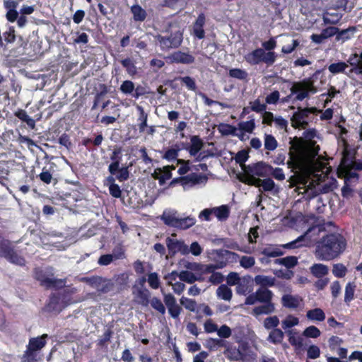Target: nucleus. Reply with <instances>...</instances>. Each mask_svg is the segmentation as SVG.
Returning <instances> with one entry per match:
<instances>
[{"instance_id":"obj_1","label":"nucleus","mask_w":362,"mask_h":362,"mask_svg":"<svg viewBox=\"0 0 362 362\" xmlns=\"http://www.w3.org/2000/svg\"><path fill=\"white\" fill-rule=\"evenodd\" d=\"M346 247L345 238L339 233H328L315 243V257L318 260L331 261L343 253Z\"/></svg>"},{"instance_id":"obj_2","label":"nucleus","mask_w":362,"mask_h":362,"mask_svg":"<svg viewBox=\"0 0 362 362\" xmlns=\"http://www.w3.org/2000/svg\"><path fill=\"white\" fill-rule=\"evenodd\" d=\"M273 297V292L268 288H259L255 292L246 297L245 304L252 305L257 303H261L252 309V314L255 316L271 315L276 310Z\"/></svg>"},{"instance_id":"obj_3","label":"nucleus","mask_w":362,"mask_h":362,"mask_svg":"<svg viewBox=\"0 0 362 362\" xmlns=\"http://www.w3.org/2000/svg\"><path fill=\"white\" fill-rule=\"evenodd\" d=\"M317 91V88L314 85V81L310 78H304L303 80L293 83L291 88V94L282 98V103L288 102L291 95L296 94L295 100L302 101L305 98L309 97V94H315Z\"/></svg>"},{"instance_id":"obj_4","label":"nucleus","mask_w":362,"mask_h":362,"mask_svg":"<svg viewBox=\"0 0 362 362\" xmlns=\"http://www.w3.org/2000/svg\"><path fill=\"white\" fill-rule=\"evenodd\" d=\"M33 278L45 289H61L64 288L66 284L65 279L54 278L53 273L47 274L40 267L34 269Z\"/></svg>"},{"instance_id":"obj_5","label":"nucleus","mask_w":362,"mask_h":362,"mask_svg":"<svg viewBox=\"0 0 362 362\" xmlns=\"http://www.w3.org/2000/svg\"><path fill=\"white\" fill-rule=\"evenodd\" d=\"M0 257L21 267L25 266L26 262L25 258L16 252L11 242L1 235H0Z\"/></svg>"},{"instance_id":"obj_6","label":"nucleus","mask_w":362,"mask_h":362,"mask_svg":"<svg viewBox=\"0 0 362 362\" xmlns=\"http://www.w3.org/2000/svg\"><path fill=\"white\" fill-rule=\"evenodd\" d=\"M274 52H265L262 48H257L245 55V61L250 65H257L262 62L267 65L273 64L276 59Z\"/></svg>"},{"instance_id":"obj_7","label":"nucleus","mask_w":362,"mask_h":362,"mask_svg":"<svg viewBox=\"0 0 362 362\" xmlns=\"http://www.w3.org/2000/svg\"><path fill=\"white\" fill-rule=\"evenodd\" d=\"M317 111V108L312 107H298V110L295 112L291 118V125L295 129H306L309 122L308 120L310 114H314Z\"/></svg>"},{"instance_id":"obj_8","label":"nucleus","mask_w":362,"mask_h":362,"mask_svg":"<svg viewBox=\"0 0 362 362\" xmlns=\"http://www.w3.org/2000/svg\"><path fill=\"white\" fill-rule=\"evenodd\" d=\"M159 47L163 51H168L170 49L179 47L182 42V33L180 31L171 33L168 36L158 35L156 37Z\"/></svg>"},{"instance_id":"obj_9","label":"nucleus","mask_w":362,"mask_h":362,"mask_svg":"<svg viewBox=\"0 0 362 362\" xmlns=\"http://www.w3.org/2000/svg\"><path fill=\"white\" fill-rule=\"evenodd\" d=\"M243 171L245 175H253L257 177H266L269 176L272 165L263 161L244 165Z\"/></svg>"},{"instance_id":"obj_10","label":"nucleus","mask_w":362,"mask_h":362,"mask_svg":"<svg viewBox=\"0 0 362 362\" xmlns=\"http://www.w3.org/2000/svg\"><path fill=\"white\" fill-rule=\"evenodd\" d=\"M166 245L169 255H175L177 252L182 255H187L189 253V247L183 241L173 239L170 237L166 238Z\"/></svg>"},{"instance_id":"obj_11","label":"nucleus","mask_w":362,"mask_h":362,"mask_svg":"<svg viewBox=\"0 0 362 362\" xmlns=\"http://www.w3.org/2000/svg\"><path fill=\"white\" fill-rule=\"evenodd\" d=\"M163 300L165 305L168 308L170 315L174 318L177 319L182 310V308L177 303L176 299L171 293H164Z\"/></svg>"},{"instance_id":"obj_12","label":"nucleus","mask_w":362,"mask_h":362,"mask_svg":"<svg viewBox=\"0 0 362 362\" xmlns=\"http://www.w3.org/2000/svg\"><path fill=\"white\" fill-rule=\"evenodd\" d=\"M64 307L61 303V296L59 293H52L49 297L48 302L44 307V310L48 313L57 312L59 313Z\"/></svg>"},{"instance_id":"obj_13","label":"nucleus","mask_w":362,"mask_h":362,"mask_svg":"<svg viewBox=\"0 0 362 362\" xmlns=\"http://www.w3.org/2000/svg\"><path fill=\"white\" fill-rule=\"evenodd\" d=\"M168 58L173 63L182 64H191L195 61V58L193 55L182 51L174 52Z\"/></svg>"},{"instance_id":"obj_14","label":"nucleus","mask_w":362,"mask_h":362,"mask_svg":"<svg viewBox=\"0 0 362 362\" xmlns=\"http://www.w3.org/2000/svg\"><path fill=\"white\" fill-rule=\"evenodd\" d=\"M190 145H185L184 143H182V148L187 150L191 156H196L203 148L204 142L202 139L197 135L192 136L190 137Z\"/></svg>"},{"instance_id":"obj_15","label":"nucleus","mask_w":362,"mask_h":362,"mask_svg":"<svg viewBox=\"0 0 362 362\" xmlns=\"http://www.w3.org/2000/svg\"><path fill=\"white\" fill-rule=\"evenodd\" d=\"M206 22V17L204 13H201L199 14L195 22L193 24V35L199 40L204 39L205 37V31L204 26Z\"/></svg>"},{"instance_id":"obj_16","label":"nucleus","mask_w":362,"mask_h":362,"mask_svg":"<svg viewBox=\"0 0 362 362\" xmlns=\"http://www.w3.org/2000/svg\"><path fill=\"white\" fill-rule=\"evenodd\" d=\"M356 151L354 148H349L346 145L342 151V156L338 168H347L350 166L356 158Z\"/></svg>"},{"instance_id":"obj_17","label":"nucleus","mask_w":362,"mask_h":362,"mask_svg":"<svg viewBox=\"0 0 362 362\" xmlns=\"http://www.w3.org/2000/svg\"><path fill=\"white\" fill-rule=\"evenodd\" d=\"M124 257V251L122 249H119V250L116 253L114 252L113 254H106L101 255L98 260V263L100 265L107 266L114 260L122 259Z\"/></svg>"},{"instance_id":"obj_18","label":"nucleus","mask_w":362,"mask_h":362,"mask_svg":"<svg viewBox=\"0 0 362 362\" xmlns=\"http://www.w3.org/2000/svg\"><path fill=\"white\" fill-rule=\"evenodd\" d=\"M47 337V334H44L40 337L30 339L27 347L35 351L42 349L47 344L46 339Z\"/></svg>"},{"instance_id":"obj_19","label":"nucleus","mask_w":362,"mask_h":362,"mask_svg":"<svg viewBox=\"0 0 362 362\" xmlns=\"http://www.w3.org/2000/svg\"><path fill=\"white\" fill-rule=\"evenodd\" d=\"M281 303L284 308L296 309L300 305L299 298L291 294H284L281 298Z\"/></svg>"},{"instance_id":"obj_20","label":"nucleus","mask_w":362,"mask_h":362,"mask_svg":"<svg viewBox=\"0 0 362 362\" xmlns=\"http://www.w3.org/2000/svg\"><path fill=\"white\" fill-rule=\"evenodd\" d=\"M120 153V150L115 149L113 151L112 155L110 156V159L112 162L108 166V171L112 175H116L117 170H119L121 159V157L119 156Z\"/></svg>"},{"instance_id":"obj_21","label":"nucleus","mask_w":362,"mask_h":362,"mask_svg":"<svg viewBox=\"0 0 362 362\" xmlns=\"http://www.w3.org/2000/svg\"><path fill=\"white\" fill-rule=\"evenodd\" d=\"M311 274L316 278H322L326 276L329 272V268L327 265L321 263L313 264L310 268Z\"/></svg>"},{"instance_id":"obj_22","label":"nucleus","mask_w":362,"mask_h":362,"mask_svg":"<svg viewBox=\"0 0 362 362\" xmlns=\"http://www.w3.org/2000/svg\"><path fill=\"white\" fill-rule=\"evenodd\" d=\"M276 279L274 277L264 276V275H257L255 277V282L257 285H259V288H267L272 287L275 285Z\"/></svg>"},{"instance_id":"obj_23","label":"nucleus","mask_w":362,"mask_h":362,"mask_svg":"<svg viewBox=\"0 0 362 362\" xmlns=\"http://www.w3.org/2000/svg\"><path fill=\"white\" fill-rule=\"evenodd\" d=\"M14 115L18 117L20 120L23 122H25L28 127L33 129L35 127V121L34 119L30 117L26 112L25 110L22 109H18L15 112Z\"/></svg>"},{"instance_id":"obj_24","label":"nucleus","mask_w":362,"mask_h":362,"mask_svg":"<svg viewBox=\"0 0 362 362\" xmlns=\"http://www.w3.org/2000/svg\"><path fill=\"white\" fill-rule=\"evenodd\" d=\"M352 170L350 167L337 168V176L339 178H344L345 182H347L351 178H358V174L353 172Z\"/></svg>"},{"instance_id":"obj_25","label":"nucleus","mask_w":362,"mask_h":362,"mask_svg":"<svg viewBox=\"0 0 362 362\" xmlns=\"http://www.w3.org/2000/svg\"><path fill=\"white\" fill-rule=\"evenodd\" d=\"M121 64L125 68L127 74L130 76H134L137 74V68L136 66V62L129 57H127L120 61Z\"/></svg>"},{"instance_id":"obj_26","label":"nucleus","mask_w":362,"mask_h":362,"mask_svg":"<svg viewBox=\"0 0 362 362\" xmlns=\"http://www.w3.org/2000/svg\"><path fill=\"white\" fill-rule=\"evenodd\" d=\"M305 238H306V233L300 235L299 237H298L296 240H294L293 241H291L288 243L282 245L281 247L285 249L291 250V249L299 248V247H301L303 246H307L308 244L305 243V242H306Z\"/></svg>"},{"instance_id":"obj_27","label":"nucleus","mask_w":362,"mask_h":362,"mask_svg":"<svg viewBox=\"0 0 362 362\" xmlns=\"http://www.w3.org/2000/svg\"><path fill=\"white\" fill-rule=\"evenodd\" d=\"M213 209V214L219 221H225L230 216V209L227 205H221Z\"/></svg>"},{"instance_id":"obj_28","label":"nucleus","mask_w":362,"mask_h":362,"mask_svg":"<svg viewBox=\"0 0 362 362\" xmlns=\"http://www.w3.org/2000/svg\"><path fill=\"white\" fill-rule=\"evenodd\" d=\"M131 11L135 21H144L146 18V11L139 4H134L131 7Z\"/></svg>"},{"instance_id":"obj_29","label":"nucleus","mask_w":362,"mask_h":362,"mask_svg":"<svg viewBox=\"0 0 362 362\" xmlns=\"http://www.w3.org/2000/svg\"><path fill=\"white\" fill-rule=\"evenodd\" d=\"M356 286L354 282H349L345 286L344 302L349 305L350 302L354 298V293Z\"/></svg>"},{"instance_id":"obj_30","label":"nucleus","mask_w":362,"mask_h":362,"mask_svg":"<svg viewBox=\"0 0 362 362\" xmlns=\"http://www.w3.org/2000/svg\"><path fill=\"white\" fill-rule=\"evenodd\" d=\"M306 317L310 320L322 322L325 319V314L321 308H314L308 310Z\"/></svg>"},{"instance_id":"obj_31","label":"nucleus","mask_w":362,"mask_h":362,"mask_svg":"<svg viewBox=\"0 0 362 362\" xmlns=\"http://www.w3.org/2000/svg\"><path fill=\"white\" fill-rule=\"evenodd\" d=\"M196 223L194 218L187 216L185 218H178L176 225V228L185 230L193 226Z\"/></svg>"},{"instance_id":"obj_32","label":"nucleus","mask_w":362,"mask_h":362,"mask_svg":"<svg viewBox=\"0 0 362 362\" xmlns=\"http://www.w3.org/2000/svg\"><path fill=\"white\" fill-rule=\"evenodd\" d=\"M275 263L283 265L287 269H291L297 265L298 259L295 256H287L284 258L276 259Z\"/></svg>"},{"instance_id":"obj_33","label":"nucleus","mask_w":362,"mask_h":362,"mask_svg":"<svg viewBox=\"0 0 362 362\" xmlns=\"http://www.w3.org/2000/svg\"><path fill=\"white\" fill-rule=\"evenodd\" d=\"M284 337V334L282 330L279 328H275L269 333L268 340L274 344H279L283 341Z\"/></svg>"},{"instance_id":"obj_34","label":"nucleus","mask_w":362,"mask_h":362,"mask_svg":"<svg viewBox=\"0 0 362 362\" xmlns=\"http://www.w3.org/2000/svg\"><path fill=\"white\" fill-rule=\"evenodd\" d=\"M137 110L139 112V116L138 117V124L139 132H144L145 129L147 127L148 114L144 110L141 106H137Z\"/></svg>"},{"instance_id":"obj_35","label":"nucleus","mask_w":362,"mask_h":362,"mask_svg":"<svg viewBox=\"0 0 362 362\" xmlns=\"http://www.w3.org/2000/svg\"><path fill=\"white\" fill-rule=\"evenodd\" d=\"M216 293L220 298L224 300H230L233 296L232 290L225 284L218 286Z\"/></svg>"},{"instance_id":"obj_36","label":"nucleus","mask_w":362,"mask_h":362,"mask_svg":"<svg viewBox=\"0 0 362 362\" xmlns=\"http://www.w3.org/2000/svg\"><path fill=\"white\" fill-rule=\"evenodd\" d=\"M226 265V263L224 262H221L218 264H202L200 265L199 271L202 272V274H213L215 272V270L218 269H222Z\"/></svg>"},{"instance_id":"obj_37","label":"nucleus","mask_w":362,"mask_h":362,"mask_svg":"<svg viewBox=\"0 0 362 362\" xmlns=\"http://www.w3.org/2000/svg\"><path fill=\"white\" fill-rule=\"evenodd\" d=\"M355 31L356 27L354 26H350L348 28L344 30L339 29V32L337 33L336 39L337 40H342L343 41H346L351 39Z\"/></svg>"},{"instance_id":"obj_38","label":"nucleus","mask_w":362,"mask_h":362,"mask_svg":"<svg viewBox=\"0 0 362 362\" xmlns=\"http://www.w3.org/2000/svg\"><path fill=\"white\" fill-rule=\"evenodd\" d=\"M226 344L223 339L209 338L206 341V347L209 350H216L220 347L226 346Z\"/></svg>"},{"instance_id":"obj_39","label":"nucleus","mask_w":362,"mask_h":362,"mask_svg":"<svg viewBox=\"0 0 362 362\" xmlns=\"http://www.w3.org/2000/svg\"><path fill=\"white\" fill-rule=\"evenodd\" d=\"M3 37H4L3 42H4V45H6L7 44H10V43L14 42V41L16 40V34H15L14 27L13 26H9L8 28V30L3 33L2 38ZM2 48L4 49V50L7 49L6 47L5 49H4V47Z\"/></svg>"},{"instance_id":"obj_40","label":"nucleus","mask_w":362,"mask_h":362,"mask_svg":"<svg viewBox=\"0 0 362 362\" xmlns=\"http://www.w3.org/2000/svg\"><path fill=\"white\" fill-rule=\"evenodd\" d=\"M348 65L344 62H339L337 63H332L328 66V70L332 74H338L340 73H344Z\"/></svg>"},{"instance_id":"obj_41","label":"nucleus","mask_w":362,"mask_h":362,"mask_svg":"<svg viewBox=\"0 0 362 362\" xmlns=\"http://www.w3.org/2000/svg\"><path fill=\"white\" fill-rule=\"evenodd\" d=\"M120 91L125 95H130L133 98L135 90L134 83L130 80H126L122 82L119 88Z\"/></svg>"},{"instance_id":"obj_42","label":"nucleus","mask_w":362,"mask_h":362,"mask_svg":"<svg viewBox=\"0 0 362 362\" xmlns=\"http://www.w3.org/2000/svg\"><path fill=\"white\" fill-rule=\"evenodd\" d=\"M228 76L238 80H246L248 76V74L244 69L233 68L229 70Z\"/></svg>"},{"instance_id":"obj_43","label":"nucleus","mask_w":362,"mask_h":362,"mask_svg":"<svg viewBox=\"0 0 362 362\" xmlns=\"http://www.w3.org/2000/svg\"><path fill=\"white\" fill-rule=\"evenodd\" d=\"M74 292V288H72L65 289L62 292L59 293L61 296V303L64 308L71 303V296Z\"/></svg>"},{"instance_id":"obj_44","label":"nucleus","mask_w":362,"mask_h":362,"mask_svg":"<svg viewBox=\"0 0 362 362\" xmlns=\"http://www.w3.org/2000/svg\"><path fill=\"white\" fill-rule=\"evenodd\" d=\"M289 156V159L287 161L288 167L293 169H300L302 165V160L300 156L293 153H290Z\"/></svg>"},{"instance_id":"obj_45","label":"nucleus","mask_w":362,"mask_h":362,"mask_svg":"<svg viewBox=\"0 0 362 362\" xmlns=\"http://www.w3.org/2000/svg\"><path fill=\"white\" fill-rule=\"evenodd\" d=\"M180 302L185 309L191 312H197V304L195 300L182 296L180 298Z\"/></svg>"},{"instance_id":"obj_46","label":"nucleus","mask_w":362,"mask_h":362,"mask_svg":"<svg viewBox=\"0 0 362 362\" xmlns=\"http://www.w3.org/2000/svg\"><path fill=\"white\" fill-rule=\"evenodd\" d=\"M262 254L268 257H276L284 255V252L279 247H268L262 250Z\"/></svg>"},{"instance_id":"obj_47","label":"nucleus","mask_w":362,"mask_h":362,"mask_svg":"<svg viewBox=\"0 0 362 362\" xmlns=\"http://www.w3.org/2000/svg\"><path fill=\"white\" fill-rule=\"evenodd\" d=\"M278 143L275 137L272 134L264 136V148L268 151H274L276 148Z\"/></svg>"},{"instance_id":"obj_48","label":"nucleus","mask_w":362,"mask_h":362,"mask_svg":"<svg viewBox=\"0 0 362 362\" xmlns=\"http://www.w3.org/2000/svg\"><path fill=\"white\" fill-rule=\"evenodd\" d=\"M249 158V153L248 151L245 149H243L241 151H239L235 156V160L237 163H238L242 169L243 170L244 165H246L245 163L247 160Z\"/></svg>"},{"instance_id":"obj_49","label":"nucleus","mask_w":362,"mask_h":362,"mask_svg":"<svg viewBox=\"0 0 362 362\" xmlns=\"http://www.w3.org/2000/svg\"><path fill=\"white\" fill-rule=\"evenodd\" d=\"M151 306L161 315L165 313V308L161 300L157 297H153L150 300Z\"/></svg>"},{"instance_id":"obj_50","label":"nucleus","mask_w":362,"mask_h":362,"mask_svg":"<svg viewBox=\"0 0 362 362\" xmlns=\"http://www.w3.org/2000/svg\"><path fill=\"white\" fill-rule=\"evenodd\" d=\"M320 334V330L314 325L308 327L303 332V335L308 338H317Z\"/></svg>"},{"instance_id":"obj_51","label":"nucleus","mask_w":362,"mask_h":362,"mask_svg":"<svg viewBox=\"0 0 362 362\" xmlns=\"http://www.w3.org/2000/svg\"><path fill=\"white\" fill-rule=\"evenodd\" d=\"M346 272L347 269L343 264L337 263L333 265L332 273L335 277L342 278L345 276Z\"/></svg>"},{"instance_id":"obj_52","label":"nucleus","mask_w":362,"mask_h":362,"mask_svg":"<svg viewBox=\"0 0 362 362\" xmlns=\"http://www.w3.org/2000/svg\"><path fill=\"white\" fill-rule=\"evenodd\" d=\"M219 132L221 133L222 135H237V129L236 128L230 124H221L219 126Z\"/></svg>"},{"instance_id":"obj_53","label":"nucleus","mask_w":362,"mask_h":362,"mask_svg":"<svg viewBox=\"0 0 362 362\" xmlns=\"http://www.w3.org/2000/svg\"><path fill=\"white\" fill-rule=\"evenodd\" d=\"M288 341L292 346L301 347L303 346V339L298 335L296 332L288 331Z\"/></svg>"},{"instance_id":"obj_54","label":"nucleus","mask_w":362,"mask_h":362,"mask_svg":"<svg viewBox=\"0 0 362 362\" xmlns=\"http://www.w3.org/2000/svg\"><path fill=\"white\" fill-rule=\"evenodd\" d=\"M84 279L90 286L96 288L98 291H99V288L101 287L103 281H104V278L99 276L85 278Z\"/></svg>"},{"instance_id":"obj_55","label":"nucleus","mask_w":362,"mask_h":362,"mask_svg":"<svg viewBox=\"0 0 362 362\" xmlns=\"http://www.w3.org/2000/svg\"><path fill=\"white\" fill-rule=\"evenodd\" d=\"M113 334L114 332L111 328L106 329L101 339L98 341L97 345L100 347L106 346L107 343L110 341Z\"/></svg>"},{"instance_id":"obj_56","label":"nucleus","mask_w":362,"mask_h":362,"mask_svg":"<svg viewBox=\"0 0 362 362\" xmlns=\"http://www.w3.org/2000/svg\"><path fill=\"white\" fill-rule=\"evenodd\" d=\"M179 278L180 281L188 284H193L195 282V274L189 271H182L179 274Z\"/></svg>"},{"instance_id":"obj_57","label":"nucleus","mask_w":362,"mask_h":362,"mask_svg":"<svg viewBox=\"0 0 362 362\" xmlns=\"http://www.w3.org/2000/svg\"><path fill=\"white\" fill-rule=\"evenodd\" d=\"M279 324V320L276 315L267 317L264 321V326L267 329H275Z\"/></svg>"},{"instance_id":"obj_58","label":"nucleus","mask_w":362,"mask_h":362,"mask_svg":"<svg viewBox=\"0 0 362 362\" xmlns=\"http://www.w3.org/2000/svg\"><path fill=\"white\" fill-rule=\"evenodd\" d=\"M36 351L27 347L22 357V362H37Z\"/></svg>"},{"instance_id":"obj_59","label":"nucleus","mask_w":362,"mask_h":362,"mask_svg":"<svg viewBox=\"0 0 362 362\" xmlns=\"http://www.w3.org/2000/svg\"><path fill=\"white\" fill-rule=\"evenodd\" d=\"M115 283L112 279L104 278V281L101 287L99 288V292L103 293H107L114 289Z\"/></svg>"},{"instance_id":"obj_60","label":"nucleus","mask_w":362,"mask_h":362,"mask_svg":"<svg viewBox=\"0 0 362 362\" xmlns=\"http://www.w3.org/2000/svg\"><path fill=\"white\" fill-rule=\"evenodd\" d=\"M180 151V148L179 147L177 148H169L165 152L163 158L168 161L176 160Z\"/></svg>"},{"instance_id":"obj_61","label":"nucleus","mask_w":362,"mask_h":362,"mask_svg":"<svg viewBox=\"0 0 362 362\" xmlns=\"http://www.w3.org/2000/svg\"><path fill=\"white\" fill-rule=\"evenodd\" d=\"M240 264L245 269L251 268L255 264V257L252 256H243L240 258Z\"/></svg>"},{"instance_id":"obj_62","label":"nucleus","mask_w":362,"mask_h":362,"mask_svg":"<svg viewBox=\"0 0 362 362\" xmlns=\"http://www.w3.org/2000/svg\"><path fill=\"white\" fill-rule=\"evenodd\" d=\"M179 79L187 86L189 90L195 91L197 90V85L194 78L190 76L180 77Z\"/></svg>"},{"instance_id":"obj_63","label":"nucleus","mask_w":362,"mask_h":362,"mask_svg":"<svg viewBox=\"0 0 362 362\" xmlns=\"http://www.w3.org/2000/svg\"><path fill=\"white\" fill-rule=\"evenodd\" d=\"M162 219L164 223L168 226L176 228L177 217L175 214H163Z\"/></svg>"},{"instance_id":"obj_64","label":"nucleus","mask_w":362,"mask_h":362,"mask_svg":"<svg viewBox=\"0 0 362 362\" xmlns=\"http://www.w3.org/2000/svg\"><path fill=\"white\" fill-rule=\"evenodd\" d=\"M238 126L240 130L251 133L255 128V123L254 119H251L245 122H240Z\"/></svg>"}]
</instances>
